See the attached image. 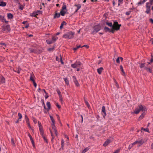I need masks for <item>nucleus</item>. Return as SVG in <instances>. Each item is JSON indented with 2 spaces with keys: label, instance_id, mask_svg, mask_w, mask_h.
<instances>
[{
  "label": "nucleus",
  "instance_id": "obj_1",
  "mask_svg": "<svg viewBox=\"0 0 153 153\" xmlns=\"http://www.w3.org/2000/svg\"><path fill=\"white\" fill-rule=\"evenodd\" d=\"M147 110L146 107L144 105H139L135 109L134 113L136 114H138L140 111H145Z\"/></svg>",
  "mask_w": 153,
  "mask_h": 153
},
{
  "label": "nucleus",
  "instance_id": "obj_2",
  "mask_svg": "<svg viewBox=\"0 0 153 153\" xmlns=\"http://www.w3.org/2000/svg\"><path fill=\"white\" fill-rule=\"evenodd\" d=\"M74 34L75 33L74 32L72 31L68 32L63 35V37L68 39H71L74 37Z\"/></svg>",
  "mask_w": 153,
  "mask_h": 153
},
{
  "label": "nucleus",
  "instance_id": "obj_3",
  "mask_svg": "<svg viewBox=\"0 0 153 153\" xmlns=\"http://www.w3.org/2000/svg\"><path fill=\"white\" fill-rule=\"evenodd\" d=\"M101 29V26L100 25L98 24L93 26L92 30V33L93 34L97 33Z\"/></svg>",
  "mask_w": 153,
  "mask_h": 153
},
{
  "label": "nucleus",
  "instance_id": "obj_4",
  "mask_svg": "<svg viewBox=\"0 0 153 153\" xmlns=\"http://www.w3.org/2000/svg\"><path fill=\"white\" fill-rule=\"evenodd\" d=\"M121 26V25L118 24V22L117 21H115L113 24V29H114L116 30H118L120 29V27Z\"/></svg>",
  "mask_w": 153,
  "mask_h": 153
},
{
  "label": "nucleus",
  "instance_id": "obj_5",
  "mask_svg": "<svg viewBox=\"0 0 153 153\" xmlns=\"http://www.w3.org/2000/svg\"><path fill=\"white\" fill-rule=\"evenodd\" d=\"M81 62L79 61H76L74 64L71 65V66L73 68H76L80 67Z\"/></svg>",
  "mask_w": 153,
  "mask_h": 153
},
{
  "label": "nucleus",
  "instance_id": "obj_6",
  "mask_svg": "<svg viewBox=\"0 0 153 153\" xmlns=\"http://www.w3.org/2000/svg\"><path fill=\"white\" fill-rule=\"evenodd\" d=\"M147 63H146V67H149V65L151 64H152V66L153 68V56L152 55L151 57V58L150 61L149 62H146Z\"/></svg>",
  "mask_w": 153,
  "mask_h": 153
},
{
  "label": "nucleus",
  "instance_id": "obj_7",
  "mask_svg": "<svg viewBox=\"0 0 153 153\" xmlns=\"http://www.w3.org/2000/svg\"><path fill=\"white\" fill-rule=\"evenodd\" d=\"M102 114L103 115V117L105 118L106 116V114L105 111V107L103 106L102 107Z\"/></svg>",
  "mask_w": 153,
  "mask_h": 153
},
{
  "label": "nucleus",
  "instance_id": "obj_8",
  "mask_svg": "<svg viewBox=\"0 0 153 153\" xmlns=\"http://www.w3.org/2000/svg\"><path fill=\"white\" fill-rule=\"evenodd\" d=\"M73 81H74L75 85L77 86H79V83H78L77 80L76 79V77L75 76H73Z\"/></svg>",
  "mask_w": 153,
  "mask_h": 153
},
{
  "label": "nucleus",
  "instance_id": "obj_9",
  "mask_svg": "<svg viewBox=\"0 0 153 153\" xmlns=\"http://www.w3.org/2000/svg\"><path fill=\"white\" fill-rule=\"evenodd\" d=\"M56 61L58 62H60L62 64H63L64 62L62 61V58L61 55H60L59 58L57 56L56 57Z\"/></svg>",
  "mask_w": 153,
  "mask_h": 153
},
{
  "label": "nucleus",
  "instance_id": "obj_10",
  "mask_svg": "<svg viewBox=\"0 0 153 153\" xmlns=\"http://www.w3.org/2000/svg\"><path fill=\"white\" fill-rule=\"evenodd\" d=\"M52 128L53 130V131L55 133L56 135L57 136L58 135L57 131L55 125H52Z\"/></svg>",
  "mask_w": 153,
  "mask_h": 153
},
{
  "label": "nucleus",
  "instance_id": "obj_11",
  "mask_svg": "<svg viewBox=\"0 0 153 153\" xmlns=\"http://www.w3.org/2000/svg\"><path fill=\"white\" fill-rule=\"evenodd\" d=\"M3 30L4 31L7 30V31H9L10 30V25H7L5 26L3 29Z\"/></svg>",
  "mask_w": 153,
  "mask_h": 153
},
{
  "label": "nucleus",
  "instance_id": "obj_12",
  "mask_svg": "<svg viewBox=\"0 0 153 153\" xmlns=\"http://www.w3.org/2000/svg\"><path fill=\"white\" fill-rule=\"evenodd\" d=\"M39 128L41 134H44V132L42 126L41 125H40L39 123Z\"/></svg>",
  "mask_w": 153,
  "mask_h": 153
},
{
  "label": "nucleus",
  "instance_id": "obj_13",
  "mask_svg": "<svg viewBox=\"0 0 153 153\" xmlns=\"http://www.w3.org/2000/svg\"><path fill=\"white\" fill-rule=\"evenodd\" d=\"M0 20L2 22H5L6 23H8V21H7L4 19V17L1 15H0Z\"/></svg>",
  "mask_w": 153,
  "mask_h": 153
},
{
  "label": "nucleus",
  "instance_id": "obj_14",
  "mask_svg": "<svg viewBox=\"0 0 153 153\" xmlns=\"http://www.w3.org/2000/svg\"><path fill=\"white\" fill-rule=\"evenodd\" d=\"M111 142V141L109 139L107 140L103 144V146H107L109 143Z\"/></svg>",
  "mask_w": 153,
  "mask_h": 153
},
{
  "label": "nucleus",
  "instance_id": "obj_15",
  "mask_svg": "<svg viewBox=\"0 0 153 153\" xmlns=\"http://www.w3.org/2000/svg\"><path fill=\"white\" fill-rule=\"evenodd\" d=\"M0 82L1 83H3L5 82V79L3 76H0Z\"/></svg>",
  "mask_w": 153,
  "mask_h": 153
},
{
  "label": "nucleus",
  "instance_id": "obj_16",
  "mask_svg": "<svg viewBox=\"0 0 153 153\" xmlns=\"http://www.w3.org/2000/svg\"><path fill=\"white\" fill-rule=\"evenodd\" d=\"M28 136L30 138V141H31V142L32 144H33V146L34 147L35 146V144H34V143L33 140L30 134H28Z\"/></svg>",
  "mask_w": 153,
  "mask_h": 153
},
{
  "label": "nucleus",
  "instance_id": "obj_17",
  "mask_svg": "<svg viewBox=\"0 0 153 153\" xmlns=\"http://www.w3.org/2000/svg\"><path fill=\"white\" fill-rule=\"evenodd\" d=\"M145 70L150 73H152V68H150V67H147L146 68H145Z\"/></svg>",
  "mask_w": 153,
  "mask_h": 153
},
{
  "label": "nucleus",
  "instance_id": "obj_18",
  "mask_svg": "<svg viewBox=\"0 0 153 153\" xmlns=\"http://www.w3.org/2000/svg\"><path fill=\"white\" fill-rule=\"evenodd\" d=\"M146 63H141L140 64V67L141 68H144L145 69V68H146L147 67L146 65Z\"/></svg>",
  "mask_w": 153,
  "mask_h": 153
},
{
  "label": "nucleus",
  "instance_id": "obj_19",
  "mask_svg": "<svg viewBox=\"0 0 153 153\" xmlns=\"http://www.w3.org/2000/svg\"><path fill=\"white\" fill-rule=\"evenodd\" d=\"M103 68L102 67H100L97 69V71L98 73L100 74H101L102 71L103 70Z\"/></svg>",
  "mask_w": 153,
  "mask_h": 153
},
{
  "label": "nucleus",
  "instance_id": "obj_20",
  "mask_svg": "<svg viewBox=\"0 0 153 153\" xmlns=\"http://www.w3.org/2000/svg\"><path fill=\"white\" fill-rule=\"evenodd\" d=\"M60 14L59 13H57L56 12L53 18L56 19V18H58L60 17Z\"/></svg>",
  "mask_w": 153,
  "mask_h": 153
},
{
  "label": "nucleus",
  "instance_id": "obj_21",
  "mask_svg": "<svg viewBox=\"0 0 153 153\" xmlns=\"http://www.w3.org/2000/svg\"><path fill=\"white\" fill-rule=\"evenodd\" d=\"M120 69L123 73L122 75L124 76H125V73L123 70V68L122 65H120Z\"/></svg>",
  "mask_w": 153,
  "mask_h": 153
},
{
  "label": "nucleus",
  "instance_id": "obj_22",
  "mask_svg": "<svg viewBox=\"0 0 153 153\" xmlns=\"http://www.w3.org/2000/svg\"><path fill=\"white\" fill-rule=\"evenodd\" d=\"M46 42L48 44H51L53 43V42L51 39H48L46 40Z\"/></svg>",
  "mask_w": 153,
  "mask_h": 153
},
{
  "label": "nucleus",
  "instance_id": "obj_23",
  "mask_svg": "<svg viewBox=\"0 0 153 153\" xmlns=\"http://www.w3.org/2000/svg\"><path fill=\"white\" fill-rule=\"evenodd\" d=\"M136 142H137V144H138V145L139 146H141V145H142L143 144V142L142 140H139V141H136Z\"/></svg>",
  "mask_w": 153,
  "mask_h": 153
},
{
  "label": "nucleus",
  "instance_id": "obj_24",
  "mask_svg": "<svg viewBox=\"0 0 153 153\" xmlns=\"http://www.w3.org/2000/svg\"><path fill=\"white\" fill-rule=\"evenodd\" d=\"M50 118L51 120V121L52 122V123L51 124V125H55V120H54L53 118V117L52 116H50Z\"/></svg>",
  "mask_w": 153,
  "mask_h": 153
},
{
  "label": "nucleus",
  "instance_id": "obj_25",
  "mask_svg": "<svg viewBox=\"0 0 153 153\" xmlns=\"http://www.w3.org/2000/svg\"><path fill=\"white\" fill-rule=\"evenodd\" d=\"M46 105L47 107H48V108H47V110L48 111L51 108V104L50 102H47L46 103Z\"/></svg>",
  "mask_w": 153,
  "mask_h": 153
},
{
  "label": "nucleus",
  "instance_id": "obj_26",
  "mask_svg": "<svg viewBox=\"0 0 153 153\" xmlns=\"http://www.w3.org/2000/svg\"><path fill=\"white\" fill-rule=\"evenodd\" d=\"M7 17L8 19H12L13 17V16L11 13H8L7 14Z\"/></svg>",
  "mask_w": 153,
  "mask_h": 153
},
{
  "label": "nucleus",
  "instance_id": "obj_27",
  "mask_svg": "<svg viewBox=\"0 0 153 153\" xmlns=\"http://www.w3.org/2000/svg\"><path fill=\"white\" fill-rule=\"evenodd\" d=\"M104 30L105 32H110V29H109L108 27H105L104 29Z\"/></svg>",
  "mask_w": 153,
  "mask_h": 153
},
{
  "label": "nucleus",
  "instance_id": "obj_28",
  "mask_svg": "<svg viewBox=\"0 0 153 153\" xmlns=\"http://www.w3.org/2000/svg\"><path fill=\"white\" fill-rule=\"evenodd\" d=\"M6 5V3L3 1L0 2V6L4 7Z\"/></svg>",
  "mask_w": 153,
  "mask_h": 153
},
{
  "label": "nucleus",
  "instance_id": "obj_29",
  "mask_svg": "<svg viewBox=\"0 0 153 153\" xmlns=\"http://www.w3.org/2000/svg\"><path fill=\"white\" fill-rule=\"evenodd\" d=\"M145 113H142L141 115H140L139 118V120H141L142 119H143L144 117V116H145Z\"/></svg>",
  "mask_w": 153,
  "mask_h": 153
},
{
  "label": "nucleus",
  "instance_id": "obj_30",
  "mask_svg": "<svg viewBox=\"0 0 153 153\" xmlns=\"http://www.w3.org/2000/svg\"><path fill=\"white\" fill-rule=\"evenodd\" d=\"M66 25V23L65 21H63L62 22V23L61 24V25L60 27V29H62L63 27V25Z\"/></svg>",
  "mask_w": 153,
  "mask_h": 153
},
{
  "label": "nucleus",
  "instance_id": "obj_31",
  "mask_svg": "<svg viewBox=\"0 0 153 153\" xmlns=\"http://www.w3.org/2000/svg\"><path fill=\"white\" fill-rule=\"evenodd\" d=\"M66 13V11L64 10H62L60 12V15H61L62 16H64L65 13Z\"/></svg>",
  "mask_w": 153,
  "mask_h": 153
},
{
  "label": "nucleus",
  "instance_id": "obj_32",
  "mask_svg": "<svg viewBox=\"0 0 153 153\" xmlns=\"http://www.w3.org/2000/svg\"><path fill=\"white\" fill-rule=\"evenodd\" d=\"M64 80L65 81L67 85H68L69 84V81L67 78H64Z\"/></svg>",
  "mask_w": 153,
  "mask_h": 153
},
{
  "label": "nucleus",
  "instance_id": "obj_33",
  "mask_svg": "<svg viewBox=\"0 0 153 153\" xmlns=\"http://www.w3.org/2000/svg\"><path fill=\"white\" fill-rule=\"evenodd\" d=\"M106 24L108 25V26L112 27L113 26V25L111 22H106Z\"/></svg>",
  "mask_w": 153,
  "mask_h": 153
},
{
  "label": "nucleus",
  "instance_id": "obj_34",
  "mask_svg": "<svg viewBox=\"0 0 153 153\" xmlns=\"http://www.w3.org/2000/svg\"><path fill=\"white\" fill-rule=\"evenodd\" d=\"M34 76L33 75L31 74L30 75V79L31 81L32 82L34 81Z\"/></svg>",
  "mask_w": 153,
  "mask_h": 153
},
{
  "label": "nucleus",
  "instance_id": "obj_35",
  "mask_svg": "<svg viewBox=\"0 0 153 153\" xmlns=\"http://www.w3.org/2000/svg\"><path fill=\"white\" fill-rule=\"evenodd\" d=\"M58 38L55 36L53 37L51 39L53 42H54Z\"/></svg>",
  "mask_w": 153,
  "mask_h": 153
},
{
  "label": "nucleus",
  "instance_id": "obj_36",
  "mask_svg": "<svg viewBox=\"0 0 153 153\" xmlns=\"http://www.w3.org/2000/svg\"><path fill=\"white\" fill-rule=\"evenodd\" d=\"M55 49V46H53V47L52 48H49L48 49V51H53Z\"/></svg>",
  "mask_w": 153,
  "mask_h": 153
},
{
  "label": "nucleus",
  "instance_id": "obj_37",
  "mask_svg": "<svg viewBox=\"0 0 153 153\" xmlns=\"http://www.w3.org/2000/svg\"><path fill=\"white\" fill-rule=\"evenodd\" d=\"M11 144L13 146H15V143L14 141V140L13 138H12L11 140Z\"/></svg>",
  "mask_w": 153,
  "mask_h": 153
},
{
  "label": "nucleus",
  "instance_id": "obj_38",
  "mask_svg": "<svg viewBox=\"0 0 153 153\" xmlns=\"http://www.w3.org/2000/svg\"><path fill=\"white\" fill-rule=\"evenodd\" d=\"M61 148H62V149H63V148L64 147V140H63V139H62L61 140Z\"/></svg>",
  "mask_w": 153,
  "mask_h": 153
},
{
  "label": "nucleus",
  "instance_id": "obj_39",
  "mask_svg": "<svg viewBox=\"0 0 153 153\" xmlns=\"http://www.w3.org/2000/svg\"><path fill=\"white\" fill-rule=\"evenodd\" d=\"M25 119L26 120V121L27 123L29 124L28 122L29 121V119L27 116V115L25 114Z\"/></svg>",
  "mask_w": 153,
  "mask_h": 153
},
{
  "label": "nucleus",
  "instance_id": "obj_40",
  "mask_svg": "<svg viewBox=\"0 0 153 153\" xmlns=\"http://www.w3.org/2000/svg\"><path fill=\"white\" fill-rule=\"evenodd\" d=\"M89 148H88V147H87V148L85 149H84L83 150L82 153H85L86 152L89 150Z\"/></svg>",
  "mask_w": 153,
  "mask_h": 153
},
{
  "label": "nucleus",
  "instance_id": "obj_41",
  "mask_svg": "<svg viewBox=\"0 0 153 153\" xmlns=\"http://www.w3.org/2000/svg\"><path fill=\"white\" fill-rule=\"evenodd\" d=\"M150 8H146V13L147 14H149L150 13Z\"/></svg>",
  "mask_w": 153,
  "mask_h": 153
},
{
  "label": "nucleus",
  "instance_id": "obj_42",
  "mask_svg": "<svg viewBox=\"0 0 153 153\" xmlns=\"http://www.w3.org/2000/svg\"><path fill=\"white\" fill-rule=\"evenodd\" d=\"M151 5H150L149 2H147L146 3V8H150V6Z\"/></svg>",
  "mask_w": 153,
  "mask_h": 153
},
{
  "label": "nucleus",
  "instance_id": "obj_43",
  "mask_svg": "<svg viewBox=\"0 0 153 153\" xmlns=\"http://www.w3.org/2000/svg\"><path fill=\"white\" fill-rule=\"evenodd\" d=\"M18 115L19 117V118H18V119H19V120H21V119L22 118V114H20V113H18Z\"/></svg>",
  "mask_w": 153,
  "mask_h": 153
},
{
  "label": "nucleus",
  "instance_id": "obj_44",
  "mask_svg": "<svg viewBox=\"0 0 153 153\" xmlns=\"http://www.w3.org/2000/svg\"><path fill=\"white\" fill-rule=\"evenodd\" d=\"M75 6L77 7L78 10H79L81 7V5L80 4H75Z\"/></svg>",
  "mask_w": 153,
  "mask_h": 153
},
{
  "label": "nucleus",
  "instance_id": "obj_45",
  "mask_svg": "<svg viewBox=\"0 0 153 153\" xmlns=\"http://www.w3.org/2000/svg\"><path fill=\"white\" fill-rule=\"evenodd\" d=\"M118 5L119 6L121 4H123V0H118Z\"/></svg>",
  "mask_w": 153,
  "mask_h": 153
},
{
  "label": "nucleus",
  "instance_id": "obj_46",
  "mask_svg": "<svg viewBox=\"0 0 153 153\" xmlns=\"http://www.w3.org/2000/svg\"><path fill=\"white\" fill-rule=\"evenodd\" d=\"M141 130H144L146 132H149V130L147 128H141Z\"/></svg>",
  "mask_w": 153,
  "mask_h": 153
},
{
  "label": "nucleus",
  "instance_id": "obj_47",
  "mask_svg": "<svg viewBox=\"0 0 153 153\" xmlns=\"http://www.w3.org/2000/svg\"><path fill=\"white\" fill-rule=\"evenodd\" d=\"M82 47L80 45H79V46H77L76 47L74 48V50L75 51L77 50L78 48H79Z\"/></svg>",
  "mask_w": 153,
  "mask_h": 153
},
{
  "label": "nucleus",
  "instance_id": "obj_48",
  "mask_svg": "<svg viewBox=\"0 0 153 153\" xmlns=\"http://www.w3.org/2000/svg\"><path fill=\"white\" fill-rule=\"evenodd\" d=\"M42 136V137L44 139V140L46 142H47V140L46 139V138L45 137V136L44 135V134H41Z\"/></svg>",
  "mask_w": 153,
  "mask_h": 153
},
{
  "label": "nucleus",
  "instance_id": "obj_49",
  "mask_svg": "<svg viewBox=\"0 0 153 153\" xmlns=\"http://www.w3.org/2000/svg\"><path fill=\"white\" fill-rule=\"evenodd\" d=\"M85 103L86 105L88 107V108H89L90 107V105L88 102L85 100Z\"/></svg>",
  "mask_w": 153,
  "mask_h": 153
},
{
  "label": "nucleus",
  "instance_id": "obj_50",
  "mask_svg": "<svg viewBox=\"0 0 153 153\" xmlns=\"http://www.w3.org/2000/svg\"><path fill=\"white\" fill-rule=\"evenodd\" d=\"M66 5H63L62 7V10H66Z\"/></svg>",
  "mask_w": 153,
  "mask_h": 153
},
{
  "label": "nucleus",
  "instance_id": "obj_51",
  "mask_svg": "<svg viewBox=\"0 0 153 153\" xmlns=\"http://www.w3.org/2000/svg\"><path fill=\"white\" fill-rule=\"evenodd\" d=\"M116 62L117 63H120V57H118L116 59Z\"/></svg>",
  "mask_w": 153,
  "mask_h": 153
},
{
  "label": "nucleus",
  "instance_id": "obj_52",
  "mask_svg": "<svg viewBox=\"0 0 153 153\" xmlns=\"http://www.w3.org/2000/svg\"><path fill=\"white\" fill-rule=\"evenodd\" d=\"M19 8L21 10H22L24 8V6L22 5H20L19 7Z\"/></svg>",
  "mask_w": 153,
  "mask_h": 153
},
{
  "label": "nucleus",
  "instance_id": "obj_53",
  "mask_svg": "<svg viewBox=\"0 0 153 153\" xmlns=\"http://www.w3.org/2000/svg\"><path fill=\"white\" fill-rule=\"evenodd\" d=\"M114 30H114V29H113V27H112L111 29H110V32H111L113 33H114Z\"/></svg>",
  "mask_w": 153,
  "mask_h": 153
},
{
  "label": "nucleus",
  "instance_id": "obj_54",
  "mask_svg": "<svg viewBox=\"0 0 153 153\" xmlns=\"http://www.w3.org/2000/svg\"><path fill=\"white\" fill-rule=\"evenodd\" d=\"M137 142H136V141H135L134 142L131 143V144L132 145V146H134V145L137 144Z\"/></svg>",
  "mask_w": 153,
  "mask_h": 153
},
{
  "label": "nucleus",
  "instance_id": "obj_55",
  "mask_svg": "<svg viewBox=\"0 0 153 153\" xmlns=\"http://www.w3.org/2000/svg\"><path fill=\"white\" fill-rule=\"evenodd\" d=\"M120 149H117L116 150L115 152H114L115 153H118L120 151Z\"/></svg>",
  "mask_w": 153,
  "mask_h": 153
},
{
  "label": "nucleus",
  "instance_id": "obj_56",
  "mask_svg": "<svg viewBox=\"0 0 153 153\" xmlns=\"http://www.w3.org/2000/svg\"><path fill=\"white\" fill-rule=\"evenodd\" d=\"M133 146H132V145L130 144L129 145L128 147V149L130 150V149Z\"/></svg>",
  "mask_w": 153,
  "mask_h": 153
},
{
  "label": "nucleus",
  "instance_id": "obj_57",
  "mask_svg": "<svg viewBox=\"0 0 153 153\" xmlns=\"http://www.w3.org/2000/svg\"><path fill=\"white\" fill-rule=\"evenodd\" d=\"M150 5H152L153 4V0H150L149 2Z\"/></svg>",
  "mask_w": 153,
  "mask_h": 153
},
{
  "label": "nucleus",
  "instance_id": "obj_58",
  "mask_svg": "<svg viewBox=\"0 0 153 153\" xmlns=\"http://www.w3.org/2000/svg\"><path fill=\"white\" fill-rule=\"evenodd\" d=\"M143 3V1H140L139 2H138V4L139 5H140L142 4Z\"/></svg>",
  "mask_w": 153,
  "mask_h": 153
},
{
  "label": "nucleus",
  "instance_id": "obj_59",
  "mask_svg": "<svg viewBox=\"0 0 153 153\" xmlns=\"http://www.w3.org/2000/svg\"><path fill=\"white\" fill-rule=\"evenodd\" d=\"M57 92V93L58 95L61 94V92L59 90H57L56 91Z\"/></svg>",
  "mask_w": 153,
  "mask_h": 153
},
{
  "label": "nucleus",
  "instance_id": "obj_60",
  "mask_svg": "<svg viewBox=\"0 0 153 153\" xmlns=\"http://www.w3.org/2000/svg\"><path fill=\"white\" fill-rule=\"evenodd\" d=\"M33 82L34 86V87H36V86H37V84H36V83L35 82V81Z\"/></svg>",
  "mask_w": 153,
  "mask_h": 153
},
{
  "label": "nucleus",
  "instance_id": "obj_61",
  "mask_svg": "<svg viewBox=\"0 0 153 153\" xmlns=\"http://www.w3.org/2000/svg\"><path fill=\"white\" fill-rule=\"evenodd\" d=\"M50 132H51V136H52V138H53V134L52 131L51 130V129H50Z\"/></svg>",
  "mask_w": 153,
  "mask_h": 153
},
{
  "label": "nucleus",
  "instance_id": "obj_62",
  "mask_svg": "<svg viewBox=\"0 0 153 153\" xmlns=\"http://www.w3.org/2000/svg\"><path fill=\"white\" fill-rule=\"evenodd\" d=\"M130 11H127L126 12V14L127 15H129L130 14Z\"/></svg>",
  "mask_w": 153,
  "mask_h": 153
},
{
  "label": "nucleus",
  "instance_id": "obj_63",
  "mask_svg": "<svg viewBox=\"0 0 153 153\" xmlns=\"http://www.w3.org/2000/svg\"><path fill=\"white\" fill-rule=\"evenodd\" d=\"M46 95L45 96V99H47L48 97V94L47 93V94H45Z\"/></svg>",
  "mask_w": 153,
  "mask_h": 153
},
{
  "label": "nucleus",
  "instance_id": "obj_64",
  "mask_svg": "<svg viewBox=\"0 0 153 153\" xmlns=\"http://www.w3.org/2000/svg\"><path fill=\"white\" fill-rule=\"evenodd\" d=\"M149 21L150 22L153 24V19H149Z\"/></svg>",
  "mask_w": 153,
  "mask_h": 153
}]
</instances>
